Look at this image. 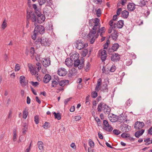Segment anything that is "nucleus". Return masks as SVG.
I'll use <instances>...</instances> for the list:
<instances>
[{
	"label": "nucleus",
	"instance_id": "nucleus-20",
	"mask_svg": "<svg viewBox=\"0 0 152 152\" xmlns=\"http://www.w3.org/2000/svg\"><path fill=\"white\" fill-rule=\"evenodd\" d=\"M51 79V77L49 74L45 75L43 79V82L45 83H48Z\"/></svg>",
	"mask_w": 152,
	"mask_h": 152
},
{
	"label": "nucleus",
	"instance_id": "nucleus-11",
	"mask_svg": "<svg viewBox=\"0 0 152 152\" xmlns=\"http://www.w3.org/2000/svg\"><path fill=\"white\" fill-rule=\"evenodd\" d=\"M30 18L33 22H35L34 25L36 26V22H37V17L35 14L32 12L30 13L29 14L27 15V18L29 19Z\"/></svg>",
	"mask_w": 152,
	"mask_h": 152
},
{
	"label": "nucleus",
	"instance_id": "nucleus-34",
	"mask_svg": "<svg viewBox=\"0 0 152 152\" xmlns=\"http://www.w3.org/2000/svg\"><path fill=\"white\" fill-rule=\"evenodd\" d=\"M30 56L31 58H33L34 57V54L35 53L34 49L33 47H31L30 49Z\"/></svg>",
	"mask_w": 152,
	"mask_h": 152
},
{
	"label": "nucleus",
	"instance_id": "nucleus-45",
	"mask_svg": "<svg viewBox=\"0 0 152 152\" xmlns=\"http://www.w3.org/2000/svg\"><path fill=\"white\" fill-rule=\"evenodd\" d=\"M101 9L100 8L98 9L96 12V14L97 16L98 17H99L101 15Z\"/></svg>",
	"mask_w": 152,
	"mask_h": 152
},
{
	"label": "nucleus",
	"instance_id": "nucleus-7",
	"mask_svg": "<svg viewBox=\"0 0 152 152\" xmlns=\"http://www.w3.org/2000/svg\"><path fill=\"white\" fill-rule=\"evenodd\" d=\"M34 31L35 32H37L38 34L39 33L40 34H42L44 33L45 29L44 26L41 25H39L36 26Z\"/></svg>",
	"mask_w": 152,
	"mask_h": 152
},
{
	"label": "nucleus",
	"instance_id": "nucleus-37",
	"mask_svg": "<svg viewBox=\"0 0 152 152\" xmlns=\"http://www.w3.org/2000/svg\"><path fill=\"white\" fill-rule=\"evenodd\" d=\"M53 26L51 24L49 25L48 27L47 28V30L49 33H50V32H52L53 31Z\"/></svg>",
	"mask_w": 152,
	"mask_h": 152
},
{
	"label": "nucleus",
	"instance_id": "nucleus-46",
	"mask_svg": "<svg viewBox=\"0 0 152 152\" xmlns=\"http://www.w3.org/2000/svg\"><path fill=\"white\" fill-rule=\"evenodd\" d=\"M132 60L130 59H128L126 60V65L127 66L130 65L132 63Z\"/></svg>",
	"mask_w": 152,
	"mask_h": 152
},
{
	"label": "nucleus",
	"instance_id": "nucleus-9",
	"mask_svg": "<svg viewBox=\"0 0 152 152\" xmlns=\"http://www.w3.org/2000/svg\"><path fill=\"white\" fill-rule=\"evenodd\" d=\"M99 55L102 62L104 61L107 57L106 51L104 50L99 51Z\"/></svg>",
	"mask_w": 152,
	"mask_h": 152
},
{
	"label": "nucleus",
	"instance_id": "nucleus-14",
	"mask_svg": "<svg viewBox=\"0 0 152 152\" xmlns=\"http://www.w3.org/2000/svg\"><path fill=\"white\" fill-rule=\"evenodd\" d=\"M144 126V123L142 122L137 121L135 123L134 128L137 129H141Z\"/></svg>",
	"mask_w": 152,
	"mask_h": 152
},
{
	"label": "nucleus",
	"instance_id": "nucleus-43",
	"mask_svg": "<svg viewBox=\"0 0 152 152\" xmlns=\"http://www.w3.org/2000/svg\"><path fill=\"white\" fill-rule=\"evenodd\" d=\"M146 4V2L144 0H142L140 1L139 3V5L141 7L145 6Z\"/></svg>",
	"mask_w": 152,
	"mask_h": 152
},
{
	"label": "nucleus",
	"instance_id": "nucleus-54",
	"mask_svg": "<svg viewBox=\"0 0 152 152\" xmlns=\"http://www.w3.org/2000/svg\"><path fill=\"white\" fill-rule=\"evenodd\" d=\"M94 2L96 4H101L102 0H94Z\"/></svg>",
	"mask_w": 152,
	"mask_h": 152
},
{
	"label": "nucleus",
	"instance_id": "nucleus-38",
	"mask_svg": "<svg viewBox=\"0 0 152 152\" xmlns=\"http://www.w3.org/2000/svg\"><path fill=\"white\" fill-rule=\"evenodd\" d=\"M7 26L6 19H5L2 24L1 27L3 29H4Z\"/></svg>",
	"mask_w": 152,
	"mask_h": 152
},
{
	"label": "nucleus",
	"instance_id": "nucleus-18",
	"mask_svg": "<svg viewBox=\"0 0 152 152\" xmlns=\"http://www.w3.org/2000/svg\"><path fill=\"white\" fill-rule=\"evenodd\" d=\"M127 8L129 11H133L135 9V4L133 3H129L127 6Z\"/></svg>",
	"mask_w": 152,
	"mask_h": 152
},
{
	"label": "nucleus",
	"instance_id": "nucleus-60",
	"mask_svg": "<svg viewBox=\"0 0 152 152\" xmlns=\"http://www.w3.org/2000/svg\"><path fill=\"white\" fill-rule=\"evenodd\" d=\"M148 134L152 135V126L148 129Z\"/></svg>",
	"mask_w": 152,
	"mask_h": 152
},
{
	"label": "nucleus",
	"instance_id": "nucleus-57",
	"mask_svg": "<svg viewBox=\"0 0 152 152\" xmlns=\"http://www.w3.org/2000/svg\"><path fill=\"white\" fill-rule=\"evenodd\" d=\"M116 69V67L114 66H112L111 67L110 71V72H113Z\"/></svg>",
	"mask_w": 152,
	"mask_h": 152
},
{
	"label": "nucleus",
	"instance_id": "nucleus-50",
	"mask_svg": "<svg viewBox=\"0 0 152 152\" xmlns=\"http://www.w3.org/2000/svg\"><path fill=\"white\" fill-rule=\"evenodd\" d=\"M37 34H38L37 33V32H36V33L34 31V34L31 36V38L33 40H35V39L36 38V36H37Z\"/></svg>",
	"mask_w": 152,
	"mask_h": 152
},
{
	"label": "nucleus",
	"instance_id": "nucleus-19",
	"mask_svg": "<svg viewBox=\"0 0 152 152\" xmlns=\"http://www.w3.org/2000/svg\"><path fill=\"white\" fill-rule=\"evenodd\" d=\"M39 70L37 68V67H34L31 70L30 72L32 75H35L38 77V73Z\"/></svg>",
	"mask_w": 152,
	"mask_h": 152
},
{
	"label": "nucleus",
	"instance_id": "nucleus-48",
	"mask_svg": "<svg viewBox=\"0 0 152 152\" xmlns=\"http://www.w3.org/2000/svg\"><path fill=\"white\" fill-rule=\"evenodd\" d=\"M20 69V67L19 64H17L15 67V71H18Z\"/></svg>",
	"mask_w": 152,
	"mask_h": 152
},
{
	"label": "nucleus",
	"instance_id": "nucleus-30",
	"mask_svg": "<svg viewBox=\"0 0 152 152\" xmlns=\"http://www.w3.org/2000/svg\"><path fill=\"white\" fill-rule=\"evenodd\" d=\"M37 144L39 149L41 151H42L44 149L43 143L41 141H39L38 142Z\"/></svg>",
	"mask_w": 152,
	"mask_h": 152
},
{
	"label": "nucleus",
	"instance_id": "nucleus-27",
	"mask_svg": "<svg viewBox=\"0 0 152 152\" xmlns=\"http://www.w3.org/2000/svg\"><path fill=\"white\" fill-rule=\"evenodd\" d=\"M129 14V12L126 10L123 11L121 12V16L124 18H127L128 17Z\"/></svg>",
	"mask_w": 152,
	"mask_h": 152
},
{
	"label": "nucleus",
	"instance_id": "nucleus-64",
	"mask_svg": "<svg viewBox=\"0 0 152 152\" xmlns=\"http://www.w3.org/2000/svg\"><path fill=\"white\" fill-rule=\"evenodd\" d=\"M114 20H111L109 22V25L110 26L113 27L114 26Z\"/></svg>",
	"mask_w": 152,
	"mask_h": 152
},
{
	"label": "nucleus",
	"instance_id": "nucleus-10",
	"mask_svg": "<svg viewBox=\"0 0 152 152\" xmlns=\"http://www.w3.org/2000/svg\"><path fill=\"white\" fill-rule=\"evenodd\" d=\"M96 21L95 22V24L92 28V31H95L97 32L98 30L99 29L100 26H99L100 23H99V20L97 18H96V19L95 20Z\"/></svg>",
	"mask_w": 152,
	"mask_h": 152
},
{
	"label": "nucleus",
	"instance_id": "nucleus-22",
	"mask_svg": "<svg viewBox=\"0 0 152 152\" xmlns=\"http://www.w3.org/2000/svg\"><path fill=\"white\" fill-rule=\"evenodd\" d=\"M20 83L21 85L23 86H26V82L25 78L23 76H21L20 77Z\"/></svg>",
	"mask_w": 152,
	"mask_h": 152
},
{
	"label": "nucleus",
	"instance_id": "nucleus-29",
	"mask_svg": "<svg viewBox=\"0 0 152 152\" xmlns=\"http://www.w3.org/2000/svg\"><path fill=\"white\" fill-rule=\"evenodd\" d=\"M105 30V28L104 27H102L101 28V29H100V28H99V29L97 30V32L98 34L99 33H100V36L101 37H102V34L103 33H104Z\"/></svg>",
	"mask_w": 152,
	"mask_h": 152
},
{
	"label": "nucleus",
	"instance_id": "nucleus-26",
	"mask_svg": "<svg viewBox=\"0 0 152 152\" xmlns=\"http://www.w3.org/2000/svg\"><path fill=\"white\" fill-rule=\"evenodd\" d=\"M56 77H55V79L56 80H53L52 82V86L53 87H54L56 86L59 84V79L58 78L57 76Z\"/></svg>",
	"mask_w": 152,
	"mask_h": 152
},
{
	"label": "nucleus",
	"instance_id": "nucleus-31",
	"mask_svg": "<svg viewBox=\"0 0 152 152\" xmlns=\"http://www.w3.org/2000/svg\"><path fill=\"white\" fill-rule=\"evenodd\" d=\"M53 114L54 115L55 118L57 119L58 120L61 119V115L59 113H56L55 112H54Z\"/></svg>",
	"mask_w": 152,
	"mask_h": 152
},
{
	"label": "nucleus",
	"instance_id": "nucleus-62",
	"mask_svg": "<svg viewBox=\"0 0 152 152\" xmlns=\"http://www.w3.org/2000/svg\"><path fill=\"white\" fill-rule=\"evenodd\" d=\"M36 65L38 66V67H37V68L38 69L40 70L41 68V64L40 63L38 62L37 63Z\"/></svg>",
	"mask_w": 152,
	"mask_h": 152
},
{
	"label": "nucleus",
	"instance_id": "nucleus-15",
	"mask_svg": "<svg viewBox=\"0 0 152 152\" xmlns=\"http://www.w3.org/2000/svg\"><path fill=\"white\" fill-rule=\"evenodd\" d=\"M67 72L66 69L64 68H61L58 70V75L61 76H64L66 75Z\"/></svg>",
	"mask_w": 152,
	"mask_h": 152
},
{
	"label": "nucleus",
	"instance_id": "nucleus-12",
	"mask_svg": "<svg viewBox=\"0 0 152 152\" xmlns=\"http://www.w3.org/2000/svg\"><path fill=\"white\" fill-rule=\"evenodd\" d=\"M42 64L45 67L49 66L50 64V61L48 58H44L42 60Z\"/></svg>",
	"mask_w": 152,
	"mask_h": 152
},
{
	"label": "nucleus",
	"instance_id": "nucleus-35",
	"mask_svg": "<svg viewBox=\"0 0 152 152\" xmlns=\"http://www.w3.org/2000/svg\"><path fill=\"white\" fill-rule=\"evenodd\" d=\"M96 19V18H95L94 19H91L89 20V26H94L95 24V22L96 21L95 20Z\"/></svg>",
	"mask_w": 152,
	"mask_h": 152
},
{
	"label": "nucleus",
	"instance_id": "nucleus-40",
	"mask_svg": "<svg viewBox=\"0 0 152 152\" xmlns=\"http://www.w3.org/2000/svg\"><path fill=\"white\" fill-rule=\"evenodd\" d=\"M110 43V41L108 39L106 43L104 45V48L107 49L108 47L109 44Z\"/></svg>",
	"mask_w": 152,
	"mask_h": 152
},
{
	"label": "nucleus",
	"instance_id": "nucleus-28",
	"mask_svg": "<svg viewBox=\"0 0 152 152\" xmlns=\"http://www.w3.org/2000/svg\"><path fill=\"white\" fill-rule=\"evenodd\" d=\"M23 126L24 128L22 129V133L23 134H25L27 131L28 126L26 123H24Z\"/></svg>",
	"mask_w": 152,
	"mask_h": 152
},
{
	"label": "nucleus",
	"instance_id": "nucleus-47",
	"mask_svg": "<svg viewBox=\"0 0 152 152\" xmlns=\"http://www.w3.org/2000/svg\"><path fill=\"white\" fill-rule=\"evenodd\" d=\"M88 50L86 49H84L83 51L82 55L83 56H85L88 53Z\"/></svg>",
	"mask_w": 152,
	"mask_h": 152
},
{
	"label": "nucleus",
	"instance_id": "nucleus-24",
	"mask_svg": "<svg viewBox=\"0 0 152 152\" xmlns=\"http://www.w3.org/2000/svg\"><path fill=\"white\" fill-rule=\"evenodd\" d=\"M118 36V33L116 31L114 30L113 33L111 35V37L113 40H116Z\"/></svg>",
	"mask_w": 152,
	"mask_h": 152
},
{
	"label": "nucleus",
	"instance_id": "nucleus-32",
	"mask_svg": "<svg viewBox=\"0 0 152 152\" xmlns=\"http://www.w3.org/2000/svg\"><path fill=\"white\" fill-rule=\"evenodd\" d=\"M77 72V70L75 68L73 67L71 70L70 73L72 75H76Z\"/></svg>",
	"mask_w": 152,
	"mask_h": 152
},
{
	"label": "nucleus",
	"instance_id": "nucleus-59",
	"mask_svg": "<svg viewBox=\"0 0 152 152\" xmlns=\"http://www.w3.org/2000/svg\"><path fill=\"white\" fill-rule=\"evenodd\" d=\"M81 119V117L80 115L75 116V119L76 121H79Z\"/></svg>",
	"mask_w": 152,
	"mask_h": 152
},
{
	"label": "nucleus",
	"instance_id": "nucleus-44",
	"mask_svg": "<svg viewBox=\"0 0 152 152\" xmlns=\"http://www.w3.org/2000/svg\"><path fill=\"white\" fill-rule=\"evenodd\" d=\"M113 132L114 134L116 135H118L121 133L120 131L117 129L114 130L113 131Z\"/></svg>",
	"mask_w": 152,
	"mask_h": 152
},
{
	"label": "nucleus",
	"instance_id": "nucleus-56",
	"mask_svg": "<svg viewBox=\"0 0 152 152\" xmlns=\"http://www.w3.org/2000/svg\"><path fill=\"white\" fill-rule=\"evenodd\" d=\"M38 2L40 5H42L45 4L46 2L45 0H39Z\"/></svg>",
	"mask_w": 152,
	"mask_h": 152
},
{
	"label": "nucleus",
	"instance_id": "nucleus-1",
	"mask_svg": "<svg viewBox=\"0 0 152 152\" xmlns=\"http://www.w3.org/2000/svg\"><path fill=\"white\" fill-rule=\"evenodd\" d=\"M79 54L77 53H73L70 55V59L74 62V66L75 68H78L79 69H82L84 66V61L83 59L80 60Z\"/></svg>",
	"mask_w": 152,
	"mask_h": 152
},
{
	"label": "nucleus",
	"instance_id": "nucleus-36",
	"mask_svg": "<svg viewBox=\"0 0 152 152\" xmlns=\"http://www.w3.org/2000/svg\"><path fill=\"white\" fill-rule=\"evenodd\" d=\"M28 115V112L26 109H25L23 111V118L24 119H26V118Z\"/></svg>",
	"mask_w": 152,
	"mask_h": 152
},
{
	"label": "nucleus",
	"instance_id": "nucleus-63",
	"mask_svg": "<svg viewBox=\"0 0 152 152\" xmlns=\"http://www.w3.org/2000/svg\"><path fill=\"white\" fill-rule=\"evenodd\" d=\"M71 98L66 99L64 100V103L65 105H66L67 103L70 100Z\"/></svg>",
	"mask_w": 152,
	"mask_h": 152
},
{
	"label": "nucleus",
	"instance_id": "nucleus-3",
	"mask_svg": "<svg viewBox=\"0 0 152 152\" xmlns=\"http://www.w3.org/2000/svg\"><path fill=\"white\" fill-rule=\"evenodd\" d=\"M99 34L96 31H92V30L90 31L89 34L87 35V38L90 40L91 44L94 42L95 39L97 38Z\"/></svg>",
	"mask_w": 152,
	"mask_h": 152
},
{
	"label": "nucleus",
	"instance_id": "nucleus-25",
	"mask_svg": "<svg viewBox=\"0 0 152 152\" xmlns=\"http://www.w3.org/2000/svg\"><path fill=\"white\" fill-rule=\"evenodd\" d=\"M68 81L66 80H62L60 81H59V85L62 87H64L66 85L67 83H68Z\"/></svg>",
	"mask_w": 152,
	"mask_h": 152
},
{
	"label": "nucleus",
	"instance_id": "nucleus-58",
	"mask_svg": "<svg viewBox=\"0 0 152 152\" xmlns=\"http://www.w3.org/2000/svg\"><path fill=\"white\" fill-rule=\"evenodd\" d=\"M103 73H104L106 74H107L108 73V71H106L105 67L104 66H103L102 69Z\"/></svg>",
	"mask_w": 152,
	"mask_h": 152
},
{
	"label": "nucleus",
	"instance_id": "nucleus-51",
	"mask_svg": "<svg viewBox=\"0 0 152 152\" xmlns=\"http://www.w3.org/2000/svg\"><path fill=\"white\" fill-rule=\"evenodd\" d=\"M33 8L34 9L35 12L37 13L38 11H39L37 8V6L36 4H33Z\"/></svg>",
	"mask_w": 152,
	"mask_h": 152
},
{
	"label": "nucleus",
	"instance_id": "nucleus-33",
	"mask_svg": "<svg viewBox=\"0 0 152 152\" xmlns=\"http://www.w3.org/2000/svg\"><path fill=\"white\" fill-rule=\"evenodd\" d=\"M119 47V45L118 43H115L113 45L112 47V50H113V51H116Z\"/></svg>",
	"mask_w": 152,
	"mask_h": 152
},
{
	"label": "nucleus",
	"instance_id": "nucleus-5",
	"mask_svg": "<svg viewBox=\"0 0 152 152\" xmlns=\"http://www.w3.org/2000/svg\"><path fill=\"white\" fill-rule=\"evenodd\" d=\"M40 42L41 45L43 46H49L50 43L48 39L45 37H42L41 39H39V41H37V42Z\"/></svg>",
	"mask_w": 152,
	"mask_h": 152
},
{
	"label": "nucleus",
	"instance_id": "nucleus-2",
	"mask_svg": "<svg viewBox=\"0 0 152 152\" xmlns=\"http://www.w3.org/2000/svg\"><path fill=\"white\" fill-rule=\"evenodd\" d=\"M102 110L106 114H108L110 111V108L106 104L103 103H100L98 106L97 110L99 112H101Z\"/></svg>",
	"mask_w": 152,
	"mask_h": 152
},
{
	"label": "nucleus",
	"instance_id": "nucleus-55",
	"mask_svg": "<svg viewBox=\"0 0 152 152\" xmlns=\"http://www.w3.org/2000/svg\"><path fill=\"white\" fill-rule=\"evenodd\" d=\"M110 120L111 122H114L117 121V119L116 117H113V118L112 117H111L110 118Z\"/></svg>",
	"mask_w": 152,
	"mask_h": 152
},
{
	"label": "nucleus",
	"instance_id": "nucleus-13",
	"mask_svg": "<svg viewBox=\"0 0 152 152\" xmlns=\"http://www.w3.org/2000/svg\"><path fill=\"white\" fill-rule=\"evenodd\" d=\"M120 129L123 132H128L129 131V129L128 128V125L126 124H123L121 125L120 126Z\"/></svg>",
	"mask_w": 152,
	"mask_h": 152
},
{
	"label": "nucleus",
	"instance_id": "nucleus-6",
	"mask_svg": "<svg viewBox=\"0 0 152 152\" xmlns=\"http://www.w3.org/2000/svg\"><path fill=\"white\" fill-rule=\"evenodd\" d=\"M103 124L104 126V129L108 132H110L112 131L113 128L109 125L107 121L106 120H104Z\"/></svg>",
	"mask_w": 152,
	"mask_h": 152
},
{
	"label": "nucleus",
	"instance_id": "nucleus-39",
	"mask_svg": "<svg viewBox=\"0 0 152 152\" xmlns=\"http://www.w3.org/2000/svg\"><path fill=\"white\" fill-rule=\"evenodd\" d=\"M129 134L126 133H123L121 135V137L124 138H128L129 137Z\"/></svg>",
	"mask_w": 152,
	"mask_h": 152
},
{
	"label": "nucleus",
	"instance_id": "nucleus-21",
	"mask_svg": "<svg viewBox=\"0 0 152 152\" xmlns=\"http://www.w3.org/2000/svg\"><path fill=\"white\" fill-rule=\"evenodd\" d=\"M73 61L70 58H67L65 61V64L66 65L69 67H71L73 63Z\"/></svg>",
	"mask_w": 152,
	"mask_h": 152
},
{
	"label": "nucleus",
	"instance_id": "nucleus-41",
	"mask_svg": "<svg viewBox=\"0 0 152 152\" xmlns=\"http://www.w3.org/2000/svg\"><path fill=\"white\" fill-rule=\"evenodd\" d=\"M30 83L33 86L35 87L37 86L39 84V83L37 82L31 81Z\"/></svg>",
	"mask_w": 152,
	"mask_h": 152
},
{
	"label": "nucleus",
	"instance_id": "nucleus-4",
	"mask_svg": "<svg viewBox=\"0 0 152 152\" xmlns=\"http://www.w3.org/2000/svg\"><path fill=\"white\" fill-rule=\"evenodd\" d=\"M76 48L79 50H81L87 47V44H84L83 41L81 40H77L74 43Z\"/></svg>",
	"mask_w": 152,
	"mask_h": 152
},
{
	"label": "nucleus",
	"instance_id": "nucleus-42",
	"mask_svg": "<svg viewBox=\"0 0 152 152\" xmlns=\"http://www.w3.org/2000/svg\"><path fill=\"white\" fill-rule=\"evenodd\" d=\"M89 144L91 148H93L94 147V142L91 140L90 139L89 141Z\"/></svg>",
	"mask_w": 152,
	"mask_h": 152
},
{
	"label": "nucleus",
	"instance_id": "nucleus-61",
	"mask_svg": "<svg viewBox=\"0 0 152 152\" xmlns=\"http://www.w3.org/2000/svg\"><path fill=\"white\" fill-rule=\"evenodd\" d=\"M122 11V9L121 8H119L117 10V15H119L121 13V12Z\"/></svg>",
	"mask_w": 152,
	"mask_h": 152
},
{
	"label": "nucleus",
	"instance_id": "nucleus-53",
	"mask_svg": "<svg viewBox=\"0 0 152 152\" xmlns=\"http://www.w3.org/2000/svg\"><path fill=\"white\" fill-rule=\"evenodd\" d=\"M34 121L36 124L39 123V117L38 116L36 115L34 117Z\"/></svg>",
	"mask_w": 152,
	"mask_h": 152
},
{
	"label": "nucleus",
	"instance_id": "nucleus-49",
	"mask_svg": "<svg viewBox=\"0 0 152 152\" xmlns=\"http://www.w3.org/2000/svg\"><path fill=\"white\" fill-rule=\"evenodd\" d=\"M90 66V64L89 62H88L86 64V66L85 67V70L86 71H88L89 69V67Z\"/></svg>",
	"mask_w": 152,
	"mask_h": 152
},
{
	"label": "nucleus",
	"instance_id": "nucleus-8",
	"mask_svg": "<svg viewBox=\"0 0 152 152\" xmlns=\"http://www.w3.org/2000/svg\"><path fill=\"white\" fill-rule=\"evenodd\" d=\"M37 22L39 23H42L45 20V16L41 13L39 11H38L37 13Z\"/></svg>",
	"mask_w": 152,
	"mask_h": 152
},
{
	"label": "nucleus",
	"instance_id": "nucleus-16",
	"mask_svg": "<svg viewBox=\"0 0 152 152\" xmlns=\"http://www.w3.org/2000/svg\"><path fill=\"white\" fill-rule=\"evenodd\" d=\"M120 59V55L117 53L113 54L111 57V60L113 61H118Z\"/></svg>",
	"mask_w": 152,
	"mask_h": 152
},
{
	"label": "nucleus",
	"instance_id": "nucleus-52",
	"mask_svg": "<svg viewBox=\"0 0 152 152\" xmlns=\"http://www.w3.org/2000/svg\"><path fill=\"white\" fill-rule=\"evenodd\" d=\"M97 96V93L96 91L93 92L91 94V96L93 98H96Z\"/></svg>",
	"mask_w": 152,
	"mask_h": 152
},
{
	"label": "nucleus",
	"instance_id": "nucleus-17",
	"mask_svg": "<svg viewBox=\"0 0 152 152\" xmlns=\"http://www.w3.org/2000/svg\"><path fill=\"white\" fill-rule=\"evenodd\" d=\"M123 20H121L118 21L117 23V24H116L115 23H114V24L113 27L114 28H115L116 26H117L118 28H121L123 27Z\"/></svg>",
	"mask_w": 152,
	"mask_h": 152
},
{
	"label": "nucleus",
	"instance_id": "nucleus-23",
	"mask_svg": "<svg viewBox=\"0 0 152 152\" xmlns=\"http://www.w3.org/2000/svg\"><path fill=\"white\" fill-rule=\"evenodd\" d=\"M145 130L143 129L137 131L135 133V136L137 138H139L140 136L142 135L144 132Z\"/></svg>",
	"mask_w": 152,
	"mask_h": 152
}]
</instances>
